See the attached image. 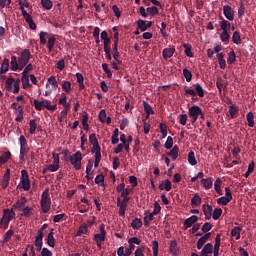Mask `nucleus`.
<instances>
[{
  "instance_id": "obj_1",
  "label": "nucleus",
  "mask_w": 256,
  "mask_h": 256,
  "mask_svg": "<svg viewBox=\"0 0 256 256\" xmlns=\"http://www.w3.org/2000/svg\"><path fill=\"white\" fill-rule=\"evenodd\" d=\"M40 205L43 213H49L51 209V196H49V188L45 189V191L42 193Z\"/></svg>"
},
{
  "instance_id": "obj_2",
  "label": "nucleus",
  "mask_w": 256,
  "mask_h": 256,
  "mask_svg": "<svg viewBox=\"0 0 256 256\" xmlns=\"http://www.w3.org/2000/svg\"><path fill=\"white\" fill-rule=\"evenodd\" d=\"M19 143H20L19 159L21 162H23L25 161V159H27V153H29V144L27 143V139L23 135L19 137Z\"/></svg>"
},
{
  "instance_id": "obj_3",
  "label": "nucleus",
  "mask_w": 256,
  "mask_h": 256,
  "mask_svg": "<svg viewBox=\"0 0 256 256\" xmlns=\"http://www.w3.org/2000/svg\"><path fill=\"white\" fill-rule=\"evenodd\" d=\"M31 59V50L30 49H24L20 57L18 58V62L20 63V71H23V68L27 66V63H29Z\"/></svg>"
},
{
  "instance_id": "obj_4",
  "label": "nucleus",
  "mask_w": 256,
  "mask_h": 256,
  "mask_svg": "<svg viewBox=\"0 0 256 256\" xmlns=\"http://www.w3.org/2000/svg\"><path fill=\"white\" fill-rule=\"evenodd\" d=\"M195 90L193 89H186L184 90L185 95H191L192 97H197L199 95L200 97H205V90H203V86L201 84L197 83L194 85Z\"/></svg>"
},
{
  "instance_id": "obj_5",
  "label": "nucleus",
  "mask_w": 256,
  "mask_h": 256,
  "mask_svg": "<svg viewBox=\"0 0 256 256\" xmlns=\"http://www.w3.org/2000/svg\"><path fill=\"white\" fill-rule=\"evenodd\" d=\"M82 159H83V156L80 151H78L70 156V163H71V165H73V167H74V169H76V171L81 170Z\"/></svg>"
},
{
  "instance_id": "obj_6",
  "label": "nucleus",
  "mask_w": 256,
  "mask_h": 256,
  "mask_svg": "<svg viewBox=\"0 0 256 256\" xmlns=\"http://www.w3.org/2000/svg\"><path fill=\"white\" fill-rule=\"evenodd\" d=\"M106 235L107 231L105 230V224H101L100 233L94 235V241H96L97 247L103 246V242L105 241Z\"/></svg>"
},
{
  "instance_id": "obj_7",
  "label": "nucleus",
  "mask_w": 256,
  "mask_h": 256,
  "mask_svg": "<svg viewBox=\"0 0 256 256\" xmlns=\"http://www.w3.org/2000/svg\"><path fill=\"white\" fill-rule=\"evenodd\" d=\"M15 217V211L13 209L4 210L3 217L1 219V223L4 225H9V221H11Z\"/></svg>"
},
{
  "instance_id": "obj_8",
  "label": "nucleus",
  "mask_w": 256,
  "mask_h": 256,
  "mask_svg": "<svg viewBox=\"0 0 256 256\" xmlns=\"http://www.w3.org/2000/svg\"><path fill=\"white\" fill-rule=\"evenodd\" d=\"M213 254V244L207 243L200 252V256H209ZM191 256H199V254L193 252Z\"/></svg>"
},
{
  "instance_id": "obj_9",
  "label": "nucleus",
  "mask_w": 256,
  "mask_h": 256,
  "mask_svg": "<svg viewBox=\"0 0 256 256\" xmlns=\"http://www.w3.org/2000/svg\"><path fill=\"white\" fill-rule=\"evenodd\" d=\"M223 13H224V17H226L228 21H233V19H235L234 11H233V8H231V6L229 5L224 6Z\"/></svg>"
},
{
  "instance_id": "obj_10",
  "label": "nucleus",
  "mask_w": 256,
  "mask_h": 256,
  "mask_svg": "<svg viewBox=\"0 0 256 256\" xmlns=\"http://www.w3.org/2000/svg\"><path fill=\"white\" fill-rule=\"evenodd\" d=\"M197 221H199V217L197 215L190 216L189 218H187L184 221L185 229H189V227H193V225H195V223H197Z\"/></svg>"
},
{
  "instance_id": "obj_11",
  "label": "nucleus",
  "mask_w": 256,
  "mask_h": 256,
  "mask_svg": "<svg viewBox=\"0 0 256 256\" xmlns=\"http://www.w3.org/2000/svg\"><path fill=\"white\" fill-rule=\"evenodd\" d=\"M203 209V213L205 215V219L207 221H209V219H211L212 215H213V207L209 204H204L202 206Z\"/></svg>"
},
{
  "instance_id": "obj_12",
  "label": "nucleus",
  "mask_w": 256,
  "mask_h": 256,
  "mask_svg": "<svg viewBox=\"0 0 256 256\" xmlns=\"http://www.w3.org/2000/svg\"><path fill=\"white\" fill-rule=\"evenodd\" d=\"M201 107L194 105L189 108V117H194V119L199 118V114H201Z\"/></svg>"
},
{
  "instance_id": "obj_13",
  "label": "nucleus",
  "mask_w": 256,
  "mask_h": 256,
  "mask_svg": "<svg viewBox=\"0 0 256 256\" xmlns=\"http://www.w3.org/2000/svg\"><path fill=\"white\" fill-rule=\"evenodd\" d=\"M10 68L12 71H21V64L17 61V56H11Z\"/></svg>"
},
{
  "instance_id": "obj_14",
  "label": "nucleus",
  "mask_w": 256,
  "mask_h": 256,
  "mask_svg": "<svg viewBox=\"0 0 256 256\" xmlns=\"http://www.w3.org/2000/svg\"><path fill=\"white\" fill-rule=\"evenodd\" d=\"M153 217L155 215L153 213H150L149 211H146L144 213V226L149 227L151 225V221H153Z\"/></svg>"
},
{
  "instance_id": "obj_15",
  "label": "nucleus",
  "mask_w": 256,
  "mask_h": 256,
  "mask_svg": "<svg viewBox=\"0 0 256 256\" xmlns=\"http://www.w3.org/2000/svg\"><path fill=\"white\" fill-rule=\"evenodd\" d=\"M175 54V48H165L162 51L163 59H171V56Z\"/></svg>"
},
{
  "instance_id": "obj_16",
  "label": "nucleus",
  "mask_w": 256,
  "mask_h": 256,
  "mask_svg": "<svg viewBox=\"0 0 256 256\" xmlns=\"http://www.w3.org/2000/svg\"><path fill=\"white\" fill-rule=\"evenodd\" d=\"M241 231H243V228L236 226L231 230V237H235L236 241H239L241 239Z\"/></svg>"
},
{
  "instance_id": "obj_17",
  "label": "nucleus",
  "mask_w": 256,
  "mask_h": 256,
  "mask_svg": "<svg viewBox=\"0 0 256 256\" xmlns=\"http://www.w3.org/2000/svg\"><path fill=\"white\" fill-rule=\"evenodd\" d=\"M26 203H27V198L21 197V198L13 205V208H14V209H23V207H25Z\"/></svg>"
},
{
  "instance_id": "obj_18",
  "label": "nucleus",
  "mask_w": 256,
  "mask_h": 256,
  "mask_svg": "<svg viewBox=\"0 0 256 256\" xmlns=\"http://www.w3.org/2000/svg\"><path fill=\"white\" fill-rule=\"evenodd\" d=\"M167 155L172 157L173 161L177 160V157H179V146L175 145Z\"/></svg>"
},
{
  "instance_id": "obj_19",
  "label": "nucleus",
  "mask_w": 256,
  "mask_h": 256,
  "mask_svg": "<svg viewBox=\"0 0 256 256\" xmlns=\"http://www.w3.org/2000/svg\"><path fill=\"white\" fill-rule=\"evenodd\" d=\"M246 119L248 121V127H255V114L253 112H248Z\"/></svg>"
},
{
  "instance_id": "obj_20",
  "label": "nucleus",
  "mask_w": 256,
  "mask_h": 256,
  "mask_svg": "<svg viewBox=\"0 0 256 256\" xmlns=\"http://www.w3.org/2000/svg\"><path fill=\"white\" fill-rule=\"evenodd\" d=\"M8 71H9V59L5 58L0 68V75H3V73H7Z\"/></svg>"
},
{
  "instance_id": "obj_21",
  "label": "nucleus",
  "mask_w": 256,
  "mask_h": 256,
  "mask_svg": "<svg viewBox=\"0 0 256 256\" xmlns=\"http://www.w3.org/2000/svg\"><path fill=\"white\" fill-rule=\"evenodd\" d=\"M221 185H223V181L221 178H217L215 183H214V189L218 195H223V192L221 191Z\"/></svg>"
},
{
  "instance_id": "obj_22",
  "label": "nucleus",
  "mask_w": 256,
  "mask_h": 256,
  "mask_svg": "<svg viewBox=\"0 0 256 256\" xmlns=\"http://www.w3.org/2000/svg\"><path fill=\"white\" fill-rule=\"evenodd\" d=\"M46 241L49 247H55V237L53 236V229L48 233Z\"/></svg>"
},
{
  "instance_id": "obj_23",
  "label": "nucleus",
  "mask_w": 256,
  "mask_h": 256,
  "mask_svg": "<svg viewBox=\"0 0 256 256\" xmlns=\"http://www.w3.org/2000/svg\"><path fill=\"white\" fill-rule=\"evenodd\" d=\"M170 253H172V255H177V253L179 252V247L177 246V241L176 240H172L170 242Z\"/></svg>"
},
{
  "instance_id": "obj_24",
  "label": "nucleus",
  "mask_w": 256,
  "mask_h": 256,
  "mask_svg": "<svg viewBox=\"0 0 256 256\" xmlns=\"http://www.w3.org/2000/svg\"><path fill=\"white\" fill-rule=\"evenodd\" d=\"M40 3L46 11H51L53 9V2L51 0H41Z\"/></svg>"
},
{
  "instance_id": "obj_25",
  "label": "nucleus",
  "mask_w": 256,
  "mask_h": 256,
  "mask_svg": "<svg viewBox=\"0 0 256 256\" xmlns=\"http://www.w3.org/2000/svg\"><path fill=\"white\" fill-rule=\"evenodd\" d=\"M143 107H144L145 113L147 114V117H149V115H155V111H153V108L151 107L150 103L144 102Z\"/></svg>"
},
{
  "instance_id": "obj_26",
  "label": "nucleus",
  "mask_w": 256,
  "mask_h": 256,
  "mask_svg": "<svg viewBox=\"0 0 256 256\" xmlns=\"http://www.w3.org/2000/svg\"><path fill=\"white\" fill-rule=\"evenodd\" d=\"M160 191H171V181L165 180L159 185Z\"/></svg>"
},
{
  "instance_id": "obj_27",
  "label": "nucleus",
  "mask_w": 256,
  "mask_h": 256,
  "mask_svg": "<svg viewBox=\"0 0 256 256\" xmlns=\"http://www.w3.org/2000/svg\"><path fill=\"white\" fill-rule=\"evenodd\" d=\"M201 201V196H199V194H195L194 197H192L191 199L192 207H199V205H201Z\"/></svg>"
},
{
  "instance_id": "obj_28",
  "label": "nucleus",
  "mask_w": 256,
  "mask_h": 256,
  "mask_svg": "<svg viewBox=\"0 0 256 256\" xmlns=\"http://www.w3.org/2000/svg\"><path fill=\"white\" fill-rule=\"evenodd\" d=\"M232 41L235 45H241V33L239 31H235L232 35Z\"/></svg>"
},
{
  "instance_id": "obj_29",
  "label": "nucleus",
  "mask_w": 256,
  "mask_h": 256,
  "mask_svg": "<svg viewBox=\"0 0 256 256\" xmlns=\"http://www.w3.org/2000/svg\"><path fill=\"white\" fill-rule=\"evenodd\" d=\"M29 127L30 135H35V131H37V121L35 119L30 120Z\"/></svg>"
},
{
  "instance_id": "obj_30",
  "label": "nucleus",
  "mask_w": 256,
  "mask_h": 256,
  "mask_svg": "<svg viewBox=\"0 0 256 256\" xmlns=\"http://www.w3.org/2000/svg\"><path fill=\"white\" fill-rule=\"evenodd\" d=\"M220 27L222 29V32H229V29H231V22L227 20H222L220 22Z\"/></svg>"
},
{
  "instance_id": "obj_31",
  "label": "nucleus",
  "mask_w": 256,
  "mask_h": 256,
  "mask_svg": "<svg viewBox=\"0 0 256 256\" xmlns=\"http://www.w3.org/2000/svg\"><path fill=\"white\" fill-rule=\"evenodd\" d=\"M237 61V55L235 54V51H230L227 58L228 65H233Z\"/></svg>"
},
{
  "instance_id": "obj_32",
  "label": "nucleus",
  "mask_w": 256,
  "mask_h": 256,
  "mask_svg": "<svg viewBox=\"0 0 256 256\" xmlns=\"http://www.w3.org/2000/svg\"><path fill=\"white\" fill-rule=\"evenodd\" d=\"M76 78H77V83L79 85V88L85 89V84H84L85 78L83 77V74L76 73Z\"/></svg>"
},
{
  "instance_id": "obj_33",
  "label": "nucleus",
  "mask_w": 256,
  "mask_h": 256,
  "mask_svg": "<svg viewBox=\"0 0 256 256\" xmlns=\"http://www.w3.org/2000/svg\"><path fill=\"white\" fill-rule=\"evenodd\" d=\"M183 47H184V53H185V55H186V57H194V54H193V52L191 51V49H192V46H191V44H187V43H184L183 44Z\"/></svg>"
},
{
  "instance_id": "obj_34",
  "label": "nucleus",
  "mask_w": 256,
  "mask_h": 256,
  "mask_svg": "<svg viewBox=\"0 0 256 256\" xmlns=\"http://www.w3.org/2000/svg\"><path fill=\"white\" fill-rule=\"evenodd\" d=\"M131 227L134 229H141V227H143V221H141V219H139V218H135L131 222Z\"/></svg>"
},
{
  "instance_id": "obj_35",
  "label": "nucleus",
  "mask_w": 256,
  "mask_h": 256,
  "mask_svg": "<svg viewBox=\"0 0 256 256\" xmlns=\"http://www.w3.org/2000/svg\"><path fill=\"white\" fill-rule=\"evenodd\" d=\"M48 83L53 86L54 90L59 89V83L57 82V78L55 76H50L48 78Z\"/></svg>"
},
{
  "instance_id": "obj_36",
  "label": "nucleus",
  "mask_w": 256,
  "mask_h": 256,
  "mask_svg": "<svg viewBox=\"0 0 256 256\" xmlns=\"http://www.w3.org/2000/svg\"><path fill=\"white\" fill-rule=\"evenodd\" d=\"M188 163H190L192 166L197 165V158H195V152L190 151L188 153Z\"/></svg>"
},
{
  "instance_id": "obj_37",
  "label": "nucleus",
  "mask_w": 256,
  "mask_h": 256,
  "mask_svg": "<svg viewBox=\"0 0 256 256\" xmlns=\"http://www.w3.org/2000/svg\"><path fill=\"white\" fill-rule=\"evenodd\" d=\"M55 41H57L55 36H51L48 39L47 49H48L49 53H51V51H53V47H55Z\"/></svg>"
},
{
  "instance_id": "obj_38",
  "label": "nucleus",
  "mask_w": 256,
  "mask_h": 256,
  "mask_svg": "<svg viewBox=\"0 0 256 256\" xmlns=\"http://www.w3.org/2000/svg\"><path fill=\"white\" fill-rule=\"evenodd\" d=\"M221 215H223V209L215 208L212 213V219H214V221H217V219H219Z\"/></svg>"
},
{
  "instance_id": "obj_39",
  "label": "nucleus",
  "mask_w": 256,
  "mask_h": 256,
  "mask_svg": "<svg viewBox=\"0 0 256 256\" xmlns=\"http://www.w3.org/2000/svg\"><path fill=\"white\" fill-rule=\"evenodd\" d=\"M201 183H202L203 187L206 189H211L213 187V180H211V178L202 179Z\"/></svg>"
},
{
  "instance_id": "obj_40",
  "label": "nucleus",
  "mask_w": 256,
  "mask_h": 256,
  "mask_svg": "<svg viewBox=\"0 0 256 256\" xmlns=\"http://www.w3.org/2000/svg\"><path fill=\"white\" fill-rule=\"evenodd\" d=\"M44 107L48 109V111H55L57 109V104L51 105L50 100H43Z\"/></svg>"
},
{
  "instance_id": "obj_41",
  "label": "nucleus",
  "mask_w": 256,
  "mask_h": 256,
  "mask_svg": "<svg viewBox=\"0 0 256 256\" xmlns=\"http://www.w3.org/2000/svg\"><path fill=\"white\" fill-rule=\"evenodd\" d=\"M183 75H184L187 83H191V80L193 79V74L191 73V71H189V69H187V68H184Z\"/></svg>"
},
{
  "instance_id": "obj_42",
  "label": "nucleus",
  "mask_w": 256,
  "mask_h": 256,
  "mask_svg": "<svg viewBox=\"0 0 256 256\" xmlns=\"http://www.w3.org/2000/svg\"><path fill=\"white\" fill-rule=\"evenodd\" d=\"M21 81L23 89H28V87H31V83L29 82V76L22 75Z\"/></svg>"
},
{
  "instance_id": "obj_43",
  "label": "nucleus",
  "mask_w": 256,
  "mask_h": 256,
  "mask_svg": "<svg viewBox=\"0 0 256 256\" xmlns=\"http://www.w3.org/2000/svg\"><path fill=\"white\" fill-rule=\"evenodd\" d=\"M153 256H159V242L157 240L152 241Z\"/></svg>"
},
{
  "instance_id": "obj_44",
  "label": "nucleus",
  "mask_w": 256,
  "mask_h": 256,
  "mask_svg": "<svg viewBox=\"0 0 256 256\" xmlns=\"http://www.w3.org/2000/svg\"><path fill=\"white\" fill-rule=\"evenodd\" d=\"M239 113V108L235 107V105L229 106V115L231 119H235V115Z\"/></svg>"
},
{
  "instance_id": "obj_45",
  "label": "nucleus",
  "mask_w": 256,
  "mask_h": 256,
  "mask_svg": "<svg viewBox=\"0 0 256 256\" xmlns=\"http://www.w3.org/2000/svg\"><path fill=\"white\" fill-rule=\"evenodd\" d=\"M148 15L150 14L152 17H155V15H159V8L153 6V7H148L146 9Z\"/></svg>"
},
{
  "instance_id": "obj_46",
  "label": "nucleus",
  "mask_w": 256,
  "mask_h": 256,
  "mask_svg": "<svg viewBox=\"0 0 256 256\" xmlns=\"http://www.w3.org/2000/svg\"><path fill=\"white\" fill-rule=\"evenodd\" d=\"M11 159V153L9 151L4 152L1 156H0V161L1 163H7V161H9Z\"/></svg>"
},
{
  "instance_id": "obj_47",
  "label": "nucleus",
  "mask_w": 256,
  "mask_h": 256,
  "mask_svg": "<svg viewBox=\"0 0 256 256\" xmlns=\"http://www.w3.org/2000/svg\"><path fill=\"white\" fill-rule=\"evenodd\" d=\"M217 203L218 205H229V203H231V200L225 196H222L220 198L217 199Z\"/></svg>"
},
{
  "instance_id": "obj_48",
  "label": "nucleus",
  "mask_w": 256,
  "mask_h": 256,
  "mask_svg": "<svg viewBox=\"0 0 256 256\" xmlns=\"http://www.w3.org/2000/svg\"><path fill=\"white\" fill-rule=\"evenodd\" d=\"M102 69L106 73L108 79H111V77H113V72H111L107 63L102 64Z\"/></svg>"
},
{
  "instance_id": "obj_49",
  "label": "nucleus",
  "mask_w": 256,
  "mask_h": 256,
  "mask_svg": "<svg viewBox=\"0 0 256 256\" xmlns=\"http://www.w3.org/2000/svg\"><path fill=\"white\" fill-rule=\"evenodd\" d=\"M15 83V78H8L6 80V90L13 91V85Z\"/></svg>"
},
{
  "instance_id": "obj_50",
  "label": "nucleus",
  "mask_w": 256,
  "mask_h": 256,
  "mask_svg": "<svg viewBox=\"0 0 256 256\" xmlns=\"http://www.w3.org/2000/svg\"><path fill=\"white\" fill-rule=\"evenodd\" d=\"M33 104L35 106L36 111H42L43 107H45V102L42 101H38V100H34Z\"/></svg>"
},
{
  "instance_id": "obj_51",
  "label": "nucleus",
  "mask_w": 256,
  "mask_h": 256,
  "mask_svg": "<svg viewBox=\"0 0 256 256\" xmlns=\"http://www.w3.org/2000/svg\"><path fill=\"white\" fill-rule=\"evenodd\" d=\"M62 89L65 91V93H69L72 91L73 88H71V82L69 81H63L62 82Z\"/></svg>"
},
{
  "instance_id": "obj_52",
  "label": "nucleus",
  "mask_w": 256,
  "mask_h": 256,
  "mask_svg": "<svg viewBox=\"0 0 256 256\" xmlns=\"http://www.w3.org/2000/svg\"><path fill=\"white\" fill-rule=\"evenodd\" d=\"M138 29L141 31H147V22L145 20L139 19L137 21Z\"/></svg>"
},
{
  "instance_id": "obj_53",
  "label": "nucleus",
  "mask_w": 256,
  "mask_h": 256,
  "mask_svg": "<svg viewBox=\"0 0 256 256\" xmlns=\"http://www.w3.org/2000/svg\"><path fill=\"white\" fill-rule=\"evenodd\" d=\"M15 231L13 230H8L5 235H4V239H3V243H9V241H11V236L14 235Z\"/></svg>"
},
{
  "instance_id": "obj_54",
  "label": "nucleus",
  "mask_w": 256,
  "mask_h": 256,
  "mask_svg": "<svg viewBox=\"0 0 256 256\" xmlns=\"http://www.w3.org/2000/svg\"><path fill=\"white\" fill-rule=\"evenodd\" d=\"M88 121H89V116L83 115V116H82V125H83V129H84L85 131H89V124H88Z\"/></svg>"
},
{
  "instance_id": "obj_55",
  "label": "nucleus",
  "mask_w": 256,
  "mask_h": 256,
  "mask_svg": "<svg viewBox=\"0 0 256 256\" xmlns=\"http://www.w3.org/2000/svg\"><path fill=\"white\" fill-rule=\"evenodd\" d=\"M94 183H96V185H101L103 187V183H105V176L103 175H97L95 180H94Z\"/></svg>"
},
{
  "instance_id": "obj_56",
  "label": "nucleus",
  "mask_w": 256,
  "mask_h": 256,
  "mask_svg": "<svg viewBox=\"0 0 256 256\" xmlns=\"http://www.w3.org/2000/svg\"><path fill=\"white\" fill-rule=\"evenodd\" d=\"M206 243H207V240L202 236L197 241V249L200 251V249H203V247H205Z\"/></svg>"
},
{
  "instance_id": "obj_57",
  "label": "nucleus",
  "mask_w": 256,
  "mask_h": 256,
  "mask_svg": "<svg viewBox=\"0 0 256 256\" xmlns=\"http://www.w3.org/2000/svg\"><path fill=\"white\" fill-rule=\"evenodd\" d=\"M21 185L24 191H29L31 189V181L30 180H21Z\"/></svg>"
},
{
  "instance_id": "obj_58",
  "label": "nucleus",
  "mask_w": 256,
  "mask_h": 256,
  "mask_svg": "<svg viewBox=\"0 0 256 256\" xmlns=\"http://www.w3.org/2000/svg\"><path fill=\"white\" fill-rule=\"evenodd\" d=\"M220 39H221L222 43H227V41H229V39H231V35H229V32H222L220 35Z\"/></svg>"
},
{
  "instance_id": "obj_59",
  "label": "nucleus",
  "mask_w": 256,
  "mask_h": 256,
  "mask_svg": "<svg viewBox=\"0 0 256 256\" xmlns=\"http://www.w3.org/2000/svg\"><path fill=\"white\" fill-rule=\"evenodd\" d=\"M211 229H213V224L209 223V222H206L204 223V225L202 226L201 230L204 232V233H209V231H211Z\"/></svg>"
},
{
  "instance_id": "obj_60",
  "label": "nucleus",
  "mask_w": 256,
  "mask_h": 256,
  "mask_svg": "<svg viewBox=\"0 0 256 256\" xmlns=\"http://www.w3.org/2000/svg\"><path fill=\"white\" fill-rule=\"evenodd\" d=\"M87 233V226L81 225L76 233L77 237H81V235H85Z\"/></svg>"
},
{
  "instance_id": "obj_61",
  "label": "nucleus",
  "mask_w": 256,
  "mask_h": 256,
  "mask_svg": "<svg viewBox=\"0 0 256 256\" xmlns=\"http://www.w3.org/2000/svg\"><path fill=\"white\" fill-rule=\"evenodd\" d=\"M165 149H171L173 147V137L168 136L164 144Z\"/></svg>"
},
{
  "instance_id": "obj_62",
  "label": "nucleus",
  "mask_w": 256,
  "mask_h": 256,
  "mask_svg": "<svg viewBox=\"0 0 256 256\" xmlns=\"http://www.w3.org/2000/svg\"><path fill=\"white\" fill-rule=\"evenodd\" d=\"M99 121L101 123H105V119H107V112L105 111V109H102L100 112H99Z\"/></svg>"
},
{
  "instance_id": "obj_63",
  "label": "nucleus",
  "mask_w": 256,
  "mask_h": 256,
  "mask_svg": "<svg viewBox=\"0 0 256 256\" xmlns=\"http://www.w3.org/2000/svg\"><path fill=\"white\" fill-rule=\"evenodd\" d=\"M131 193H133V188H124V190H122L121 192V197H129V195H131Z\"/></svg>"
},
{
  "instance_id": "obj_64",
  "label": "nucleus",
  "mask_w": 256,
  "mask_h": 256,
  "mask_svg": "<svg viewBox=\"0 0 256 256\" xmlns=\"http://www.w3.org/2000/svg\"><path fill=\"white\" fill-rule=\"evenodd\" d=\"M179 123L180 125H187V114L179 115Z\"/></svg>"
}]
</instances>
